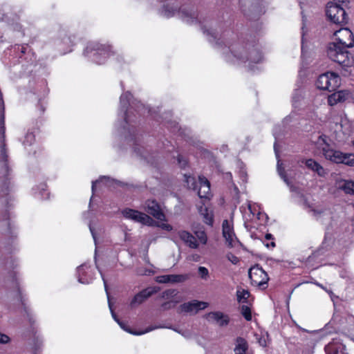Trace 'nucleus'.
Returning <instances> with one entry per match:
<instances>
[{"mask_svg":"<svg viewBox=\"0 0 354 354\" xmlns=\"http://www.w3.org/2000/svg\"><path fill=\"white\" fill-rule=\"evenodd\" d=\"M201 30L209 42H215L223 59L230 64H246L252 70L253 64H259L263 59L258 44L254 41H245L237 39L232 42L223 41L225 35H222L218 24H201Z\"/></svg>","mask_w":354,"mask_h":354,"instance_id":"1","label":"nucleus"},{"mask_svg":"<svg viewBox=\"0 0 354 354\" xmlns=\"http://www.w3.org/2000/svg\"><path fill=\"white\" fill-rule=\"evenodd\" d=\"M334 35L337 42L330 43L327 48V55L333 62L341 66L344 73L348 72L354 64V57L347 50L354 46V35L348 28H342L335 32Z\"/></svg>","mask_w":354,"mask_h":354,"instance_id":"2","label":"nucleus"},{"mask_svg":"<svg viewBox=\"0 0 354 354\" xmlns=\"http://www.w3.org/2000/svg\"><path fill=\"white\" fill-rule=\"evenodd\" d=\"M131 93L127 91L122 94L120 97L119 114H122L121 117L124 120L123 123L124 124V125L123 126V129H126V125L129 126V127L128 128V132L129 135L128 137H127V139H129L130 141H133V145H135L133 147L134 151L140 157L146 160L147 162L153 165L155 163V161L153 160V157L148 155V153H147V152L145 151V149H140V148H138L136 147V145H138L137 143L138 138L136 133L135 127L133 125H131L132 120L131 119V117L129 115L128 107L129 105H131V107L136 106V111H138L139 114L145 113L146 111L148 113H150L151 110L150 109L145 107V106L141 104L140 102H136V100H133L130 103V99L131 98Z\"/></svg>","mask_w":354,"mask_h":354,"instance_id":"3","label":"nucleus"},{"mask_svg":"<svg viewBox=\"0 0 354 354\" xmlns=\"http://www.w3.org/2000/svg\"><path fill=\"white\" fill-rule=\"evenodd\" d=\"M6 127H5V106L3 99H0V133L1 140L0 145V167L3 176H10L11 169L9 167L8 149L6 143Z\"/></svg>","mask_w":354,"mask_h":354,"instance_id":"4","label":"nucleus"},{"mask_svg":"<svg viewBox=\"0 0 354 354\" xmlns=\"http://www.w3.org/2000/svg\"><path fill=\"white\" fill-rule=\"evenodd\" d=\"M111 46L109 44H102L97 41H91L88 43L84 50V55L97 64H104L108 57L111 53Z\"/></svg>","mask_w":354,"mask_h":354,"instance_id":"5","label":"nucleus"},{"mask_svg":"<svg viewBox=\"0 0 354 354\" xmlns=\"http://www.w3.org/2000/svg\"><path fill=\"white\" fill-rule=\"evenodd\" d=\"M322 151L326 160L336 164H344L354 167V153H343L341 151L332 149L327 143Z\"/></svg>","mask_w":354,"mask_h":354,"instance_id":"6","label":"nucleus"},{"mask_svg":"<svg viewBox=\"0 0 354 354\" xmlns=\"http://www.w3.org/2000/svg\"><path fill=\"white\" fill-rule=\"evenodd\" d=\"M315 84L317 88L320 90L332 92L340 86L341 78L336 73L327 72L318 77Z\"/></svg>","mask_w":354,"mask_h":354,"instance_id":"7","label":"nucleus"},{"mask_svg":"<svg viewBox=\"0 0 354 354\" xmlns=\"http://www.w3.org/2000/svg\"><path fill=\"white\" fill-rule=\"evenodd\" d=\"M325 11L330 22H347V14L342 5L329 2L326 6Z\"/></svg>","mask_w":354,"mask_h":354,"instance_id":"8","label":"nucleus"},{"mask_svg":"<svg viewBox=\"0 0 354 354\" xmlns=\"http://www.w3.org/2000/svg\"><path fill=\"white\" fill-rule=\"evenodd\" d=\"M1 227H6V229H2L3 237L0 241V244L2 248L6 249H8V245H12L15 243V239L16 238V234L12 230L11 223L9 218V214L6 212L3 216L1 223Z\"/></svg>","mask_w":354,"mask_h":354,"instance_id":"9","label":"nucleus"},{"mask_svg":"<svg viewBox=\"0 0 354 354\" xmlns=\"http://www.w3.org/2000/svg\"><path fill=\"white\" fill-rule=\"evenodd\" d=\"M249 278L251 283L254 286H259L262 289L266 288V284L269 279L268 274L258 266H254L249 270Z\"/></svg>","mask_w":354,"mask_h":354,"instance_id":"10","label":"nucleus"},{"mask_svg":"<svg viewBox=\"0 0 354 354\" xmlns=\"http://www.w3.org/2000/svg\"><path fill=\"white\" fill-rule=\"evenodd\" d=\"M122 215L126 218L142 224L151 225L153 220L147 214L133 209L125 208L122 211Z\"/></svg>","mask_w":354,"mask_h":354,"instance_id":"11","label":"nucleus"},{"mask_svg":"<svg viewBox=\"0 0 354 354\" xmlns=\"http://www.w3.org/2000/svg\"><path fill=\"white\" fill-rule=\"evenodd\" d=\"M159 290V287H149L141 290L138 294H136L132 299L130 303L131 307L134 308L136 306L142 304L145 300H147L153 294L158 292Z\"/></svg>","mask_w":354,"mask_h":354,"instance_id":"12","label":"nucleus"},{"mask_svg":"<svg viewBox=\"0 0 354 354\" xmlns=\"http://www.w3.org/2000/svg\"><path fill=\"white\" fill-rule=\"evenodd\" d=\"M207 306V302L192 300L181 304L178 309V313H196L198 310L205 309Z\"/></svg>","mask_w":354,"mask_h":354,"instance_id":"13","label":"nucleus"},{"mask_svg":"<svg viewBox=\"0 0 354 354\" xmlns=\"http://www.w3.org/2000/svg\"><path fill=\"white\" fill-rule=\"evenodd\" d=\"M145 209L158 220L163 221L165 219V214L162 212L158 203L155 200H147L145 202Z\"/></svg>","mask_w":354,"mask_h":354,"instance_id":"14","label":"nucleus"},{"mask_svg":"<svg viewBox=\"0 0 354 354\" xmlns=\"http://www.w3.org/2000/svg\"><path fill=\"white\" fill-rule=\"evenodd\" d=\"M90 267L86 264H82L77 268V277L80 283L88 284L93 280V275L89 270Z\"/></svg>","mask_w":354,"mask_h":354,"instance_id":"15","label":"nucleus"},{"mask_svg":"<svg viewBox=\"0 0 354 354\" xmlns=\"http://www.w3.org/2000/svg\"><path fill=\"white\" fill-rule=\"evenodd\" d=\"M205 317L209 322H215L221 327L226 326L230 323L229 316L220 311L210 312L205 315Z\"/></svg>","mask_w":354,"mask_h":354,"instance_id":"16","label":"nucleus"},{"mask_svg":"<svg viewBox=\"0 0 354 354\" xmlns=\"http://www.w3.org/2000/svg\"><path fill=\"white\" fill-rule=\"evenodd\" d=\"M187 279V274H166L158 276L156 281L159 283H176L184 282Z\"/></svg>","mask_w":354,"mask_h":354,"instance_id":"17","label":"nucleus"},{"mask_svg":"<svg viewBox=\"0 0 354 354\" xmlns=\"http://www.w3.org/2000/svg\"><path fill=\"white\" fill-rule=\"evenodd\" d=\"M324 349L326 354H348L346 346L338 341L330 342Z\"/></svg>","mask_w":354,"mask_h":354,"instance_id":"18","label":"nucleus"},{"mask_svg":"<svg viewBox=\"0 0 354 354\" xmlns=\"http://www.w3.org/2000/svg\"><path fill=\"white\" fill-rule=\"evenodd\" d=\"M223 235L230 246H233L236 239L233 227L227 220H224L222 225Z\"/></svg>","mask_w":354,"mask_h":354,"instance_id":"19","label":"nucleus"},{"mask_svg":"<svg viewBox=\"0 0 354 354\" xmlns=\"http://www.w3.org/2000/svg\"><path fill=\"white\" fill-rule=\"evenodd\" d=\"M350 93L346 90H341L333 93L328 97V103L330 106H334L338 102H343L346 101Z\"/></svg>","mask_w":354,"mask_h":354,"instance_id":"20","label":"nucleus"},{"mask_svg":"<svg viewBox=\"0 0 354 354\" xmlns=\"http://www.w3.org/2000/svg\"><path fill=\"white\" fill-rule=\"evenodd\" d=\"M179 238L189 248L196 249L198 247L196 239L191 233L185 230L178 232Z\"/></svg>","mask_w":354,"mask_h":354,"instance_id":"21","label":"nucleus"},{"mask_svg":"<svg viewBox=\"0 0 354 354\" xmlns=\"http://www.w3.org/2000/svg\"><path fill=\"white\" fill-rule=\"evenodd\" d=\"M118 324L121 327V328H122L124 330L128 332L129 333H131V334H133V335H143L145 333H149V332L152 331L153 330H155V329H157V328H165V326H161V325H158V326L156 325V326H149V327L147 328L145 330L135 331V330H131L127 325L126 323H124V322H122L121 320H120L119 322H118Z\"/></svg>","mask_w":354,"mask_h":354,"instance_id":"22","label":"nucleus"},{"mask_svg":"<svg viewBox=\"0 0 354 354\" xmlns=\"http://www.w3.org/2000/svg\"><path fill=\"white\" fill-rule=\"evenodd\" d=\"M199 184L200 188L198 192V195L200 198H207V194L209 193L210 190V183L204 177H199Z\"/></svg>","mask_w":354,"mask_h":354,"instance_id":"23","label":"nucleus"},{"mask_svg":"<svg viewBox=\"0 0 354 354\" xmlns=\"http://www.w3.org/2000/svg\"><path fill=\"white\" fill-rule=\"evenodd\" d=\"M236 346L234 348V354H246V351L248 348L247 341L241 337H239L236 339Z\"/></svg>","mask_w":354,"mask_h":354,"instance_id":"24","label":"nucleus"},{"mask_svg":"<svg viewBox=\"0 0 354 354\" xmlns=\"http://www.w3.org/2000/svg\"><path fill=\"white\" fill-rule=\"evenodd\" d=\"M281 165L280 163V160L277 161V171L280 177L283 179L285 183L289 187L291 192H296V187L291 183L290 180L288 178L285 170L281 167Z\"/></svg>","mask_w":354,"mask_h":354,"instance_id":"25","label":"nucleus"},{"mask_svg":"<svg viewBox=\"0 0 354 354\" xmlns=\"http://www.w3.org/2000/svg\"><path fill=\"white\" fill-rule=\"evenodd\" d=\"M306 165L308 168L316 171L319 176H322L324 174V169L322 166L313 159H308L306 161Z\"/></svg>","mask_w":354,"mask_h":354,"instance_id":"26","label":"nucleus"},{"mask_svg":"<svg viewBox=\"0 0 354 354\" xmlns=\"http://www.w3.org/2000/svg\"><path fill=\"white\" fill-rule=\"evenodd\" d=\"M200 213L203 216V222L210 226H212L214 223V215L212 212L209 210L206 207H201Z\"/></svg>","mask_w":354,"mask_h":354,"instance_id":"27","label":"nucleus"},{"mask_svg":"<svg viewBox=\"0 0 354 354\" xmlns=\"http://www.w3.org/2000/svg\"><path fill=\"white\" fill-rule=\"evenodd\" d=\"M41 89L42 91H40L39 94H36L35 93L33 94L34 95H37L35 96V99L38 100V105L39 106L41 113H43L45 111L44 100L47 95L48 91H46L44 86H42Z\"/></svg>","mask_w":354,"mask_h":354,"instance_id":"28","label":"nucleus"},{"mask_svg":"<svg viewBox=\"0 0 354 354\" xmlns=\"http://www.w3.org/2000/svg\"><path fill=\"white\" fill-rule=\"evenodd\" d=\"M178 291L176 289H168L163 291L158 297L159 299L165 300H171L176 296Z\"/></svg>","mask_w":354,"mask_h":354,"instance_id":"29","label":"nucleus"},{"mask_svg":"<svg viewBox=\"0 0 354 354\" xmlns=\"http://www.w3.org/2000/svg\"><path fill=\"white\" fill-rule=\"evenodd\" d=\"M184 178H185V181L187 184V186L189 189H193V190L197 189L198 183L196 182L194 177H193L190 175L185 174Z\"/></svg>","mask_w":354,"mask_h":354,"instance_id":"30","label":"nucleus"},{"mask_svg":"<svg viewBox=\"0 0 354 354\" xmlns=\"http://www.w3.org/2000/svg\"><path fill=\"white\" fill-rule=\"evenodd\" d=\"M100 274H101L102 280L104 281V288H105V290H106V295H107V297H108V301H109V309H110L112 317L118 323V322H119V321L120 319L118 317V316L116 315V314L115 313V312L113 311V310L112 308V306H111V304L110 300H109V292H108L106 281V280H105V279H104V276H103V274H102V273L101 272H100Z\"/></svg>","mask_w":354,"mask_h":354,"instance_id":"31","label":"nucleus"},{"mask_svg":"<svg viewBox=\"0 0 354 354\" xmlns=\"http://www.w3.org/2000/svg\"><path fill=\"white\" fill-rule=\"evenodd\" d=\"M250 296V292L246 290H241L236 291L237 301L239 303H248V299Z\"/></svg>","mask_w":354,"mask_h":354,"instance_id":"32","label":"nucleus"},{"mask_svg":"<svg viewBox=\"0 0 354 354\" xmlns=\"http://www.w3.org/2000/svg\"><path fill=\"white\" fill-rule=\"evenodd\" d=\"M35 140V136L32 132H28L23 140V145L26 147L27 146H31Z\"/></svg>","mask_w":354,"mask_h":354,"instance_id":"33","label":"nucleus"},{"mask_svg":"<svg viewBox=\"0 0 354 354\" xmlns=\"http://www.w3.org/2000/svg\"><path fill=\"white\" fill-rule=\"evenodd\" d=\"M241 313L247 321L252 319L251 309L248 306L242 305L241 307Z\"/></svg>","mask_w":354,"mask_h":354,"instance_id":"34","label":"nucleus"},{"mask_svg":"<svg viewBox=\"0 0 354 354\" xmlns=\"http://www.w3.org/2000/svg\"><path fill=\"white\" fill-rule=\"evenodd\" d=\"M303 97V91L301 89H295L292 93V103L295 106H297V103L300 101Z\"/></svg>","mask_w":354,"mask_h":354,"instance_id":"35","label":"nucleus"},{"mask_svg":"<svg viewBox=\"0 0 354 354\" xmlns=\"http://www.w3.org/2000/svg\"><path fill=\"white\" fill-rule=\"evenodd\" d=\"M178 303V300H169L167 301H165L161 304V309L162 310H167L171 308H174L176 305Z\"/></svg>","mask_w":354,"mask_h":354,"instance_id":"36","label":"nucleus"},{"mask_svg":"<svg viewBox=\"0 0 354 354\" xmlns=\"http://www.w3.org/2000/svg\"><path fill=\"white\" fill-rule=\"evenodd\" d=\"M198 274L203 279H207L209 277V270L203 266H200L198 269Z\"/></svg>","mask_w":354,"mask_h":354,"instance_id":"37","label":"nucleus"},{"mask_svg":"<svg viewBox=\"0 0 354 354\" xmlns=\"http://www.w3.org/2000/svg\"><path fill=\"white\" fill-rule=\"evenodd\" d=\"M196 236H197L198 239H199V241L203 244H206L207 241V237L204 231L198 232L196 233Z\"/></svg>","mask_w":354,"mask_h":354,"instance_id":"38","label":"nucleus"},{"mask_svg":"<svg viewBox=\"0 0 354 354\" xmlns=\"http://www.w3.org/2000/svg\"><path fill=\"white\" fill-rule=\"evenodd\" d=\"M178 164L181 168H185L187 165V160L183 158L182 156L178 155L177 157Z\"/></svg>","mask_w":354,"mask_h":354,"instance_id":"39","label":"nucleus"},{"mask_svg":"<svg viewBox=\"0 0 354 354\" xmlns=\"http://www.w3.org/2000/svg\"><path fill=\"white\" fill-rule=\"evenodd\" d=\"M226 257H227L228 261H230L232 263H233L234 265L238 263L239 261V258L236 256H235L234 254H232V253H228L226 255Z\"/></svg>","mask_w":354,"mask_h":354,"instance_id":"40","label":"nucleus"},{"mask_svg":"<svg viewBox=\"0 0 354 354\" xmlns=\"http://www.w3.org/2000/svg\"><path fill=\"white\" fill-rule=\"evenodd\" d=\"M332 242V237L330 235L326 234L324 239L322 242V248L328 246Z\"/></svg>","mask_w":354,"mask_h":354,"instance_id":"41","label":"nucleus"},{"mask_svg":"<svg viewBox=\"0 0 354 354\" xmlns=\"http://www.w3.org/2000/svg\"><path fill=\"white\" fill-rule=\"evenodd\" d=\"M10 340V339L7 335L0 332V344H7Z\"/></svg>","mask_w":354,"mask_h":354,"instance_id":"42","label":"nucleus"},{"mask_svg":"<svg viewBox=\"0 0 354 354\" xmlns=\"http://www.w3.org/2000/svg\"><path fill=\"white\" fill-rule=\"evenodd\" d=\"M109 179V177H106V176H102L101 177L99 180H97L95 181H93L92 182V187H91V189H92V192L93 193L95 191V185L98 183H101L104 180H106Z\"/></svg>","mask_w":354,"mask_h":354,"instance_id":"43","label":"nucleus"},{"mask_svg":"<svg viewBox=\"0 0 354 354\" xmlns=\"http://www.w3.org/2000/svg\"><path fill=\"white\" fill-rule=\"evenodd\" d=\"M89 230H90V232H91V233L92 234V236H93V239L94 240V242L96 244L97 243L96 234H95V230H94V229L92 227L91 223L89 224Z\"/></svg>","mask_w":354,"mask_h":354,"instance_id":"44","label":"nucleus"},{"mask_svg":"<svg viewBox=\"0 0 354 354\" xmlns=\"http://www.w3.org/2000/svg\"><path fill=\"white\" fill-rule=\"evenodd\" d=\"M166 123L168 124H171V128L174 129L173 131L178 129V124L176 122L167 121Z\"/></svg>","mask_w":354,"mask_h":354,"instance_id":"45","label":"nucleus"},{"mask_svg":"<svg viewBox=\"0 0 354 354\" xmlns=\"http://www.w3.org/2000/svg\"><path fill=\"white\" fill-rule=\"evenodd\" d=\"M240 3L241 4V8H242V11L243 12V14L245 15H248V16H250V12H248L247 10L245 8H244L243 7V0H240Z\"/></svg>","mask_w":354,"mask_h":354,"instance_id":"46","label":"nucleus"},{"mask_svg":"<svg viewBox=\"0 0 354 354\" xmlns=\"http://www.w3.org/2000/svg\"><path fill=\"white\" fill-rule=\"evenodd\" d=\"M264 245H266V247L270 248H274L275 247V243L274 241H271L270 243H264Z\"/></svg>","mask_w":354,"mask_h":354,"instance_id":"47","label":"nucleus"},{"mask_svg":"<svg viewBox=\"0 0 354 354\" xmlns=\"http://www.w3.org/2000/svg\"><path fill=\"white\" fill-rule=\"evenodd\" d=\"M277 146H278V145L277 143V141H275V142L274 144V153H275L277 158H279V151L277 149Z\"/></svg>","mask_w":354,"mask_h":354,"instance_id":"48","label":"nucleus"},{"mask_svg":"<svg viewBox=\"0 0 354 354\" xmlns=\"http://www.w3.org/2000/svg\"><path fill=\"white\" fill-rule=\"evenodd\" d=\"M7 20L6 16L0 10V22Z\"/></svg>","mask_w":354,"mask_h":354,"instance_id":"49","label":"nucleus"},{"mask_svg":"<svg viewBox=\"0 0 354 354\" xmlns=\"http://www.w3.org/2000/svg\"><path fill=\"white\" fill-rule=\"evenodd\" d=\"M28 48V46H21L20 48V51L22 54H25Z\"/></svg>","mask_w":354,"mask_h":354,"instance_id":"50","label":"nucleus"},{"mask_svg":"<svg viewBox=\"0 0 354 354\" xmlns=\"http://www.w3.org/2000/svg\"><path fill=\"white\" fill-rule=\"evenodd\" d=\"M24 310L27 314L28 317L29 318L30 322H32V320L31 315H30L29 310H28L26 307H25Z\"/></svg>","mask_w":354,"mask_h":354,"instance_id":"51","label":"nucleus"},{"mask_svg":"<svg viewBox=\"0 0 354 354\" xmlns=\"http://www.w3.org/2000/svg\"><path fill=\"white\" fill-rule=\"evenodd\" d=\"M265 239H266V240H270V239L273 240L274 239V238L271 234H266L265 236Z\"/></svg>","mask_w":354,"mask_h":354,"instance_id":"52","label":"nucleus"},{"mask_svg":"<svg viewBox=\"0 0 354 354\" xmlns=\"http://www.w3.org/2000/svg\"><path fill=\"white\" fill-rule=\"evenodd\" d=\"M46 189V185H41V192H40V194H41V198H44V197L42 196V195H43L42 192H44L46 191V189Z\"/></svg>","mask_w":354,"mask_h":354,"instance_id":"53","label":"nucleus"},{"mask_svg":"<svg viewBox=\"0 0 354 354\" xmlns=\"http://www.w3.org/2000/svg\"><path fill=\"white\" fill-rule=\"evenodd\" d=\"M232 174H231V173H227V174H226V178H227V179H230V180H231V179H232Z\"/></svg>","mask_w":354,"mask_h":354,"instance_id":"54","label":"nucleus"},{"mask_svg":"<svg viewBox=\"0 0 354 354\" xmlns=\"http://www.w3.org/2000/svg\"><path fill=\"white\" fill-rule=\"evenodd\" d=\"M301 30H302V39H303L304 37V35L306 34L305 26H304L301 27Z\"/></svg>","mask_w":354,"mask_h":354,"instance_id":"55","label":"nucleus"},{"mask_svg":"<svg viewBox=\"0 0 354 354\" xmlns=\"http://www.w3.org/2000/svg\"><path fill=\"white\" fill-rule=\"evenodd\" d=\"M326 290L330 295V297L333 299V292L331 290Z\"/></svg>","mask_w":354,"mask_h":354,"instance_id":"56","label":"nucleus"},{"mask_svg":"<svg viewBox=\"0 0 354 354\" xmlns=\"http://www.w3.org/2000/svg\"><path fill=\"white\" fill-rule=\"evenodd\" d=\"M313 212H314V214L316 215V214H320L322 213V211H317V210H313Z\"/></svg>","mask_w":354,"mask_h":354,"instance_id":"57","label":"nucleus"},{"mask_svg":"<svg viewBox=\"0 0 354 354\" xmlns=\"http://www.w3.org/2000/svg\"><path fill=\"white\" fill-rule=\"evenodd\" d=\"M121 86H122V89H123V90H124V86H123L122 82H121Z\"/></svg>","mask_w":354,"mask_h":354,"instance_id":"58","label":"nucleus"},{"mask_svg":"<svg viewBox=\"0 0 354 354\" xmlns=\"http://www.w3.org/2000/svg\"><path fill=\"white\" fill-rule=\"evenodd\" d=\"M274 137H275V139L277 140V135H276V133H275V132L274 133Z\"/></svg>","mask_w":354,"mask_h":354,"instance_id":"59","label":"nucleus"},{"mask_svg":"<svg viewBox=\"0 0 354 354\" xmlns=\"http://www.w3.org/2000/svg\"><path fill=\"white\" fill-rule=\"evenodd\" d=\"M303 50H304V48H303V46H302V47H301V51H302V52H303Z\"/></svg>","mask_w":354,"mask_h":354,"instance_id":"60","label":"nucleus"}]
</instances>
